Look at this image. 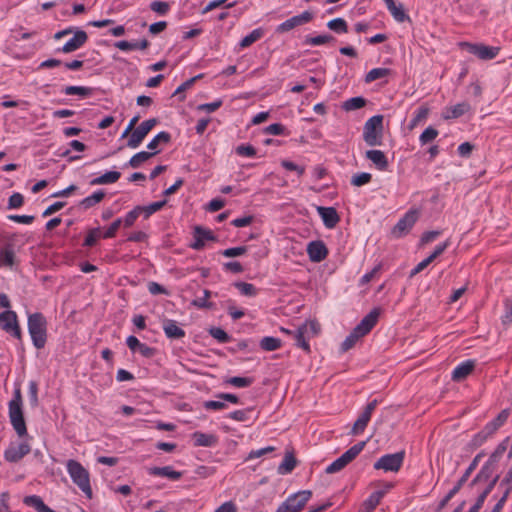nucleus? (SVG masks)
I'll return each instance as SVG.
<instances>
[{
  "label": "nucleus",
  "mask_w": 512,
  "mask_h": 512,
  "mask_svg": "<svg viewBox=\"0 0 512 512\" xmlns=\"http://www.w3.org/2000/svg\"><path fill=\"white\" fill-rule=\"evenodd\" d=\"M380 315L378 308L372 309L356 327L350 332L341 344V351L347 352L355 346L357 341L367 335L377 324Z\"/></svg>",
  "instance_id": "f257e3e1"
},
{
  "label": "nucleus",
  "mask_w": 512,
  "mask_h": 512,
  "mask_svg": "<svg viewBox=\"0 0 512 512\" xmlns=\"http://www.w3.org/2000/svg\"><path fill=\"white\" fill-rule=\"evenodd\" d=\"M31 447L27 442L11 443L4 451V459L10 463L19 462L24 456L29 454Z\"/></svg>",
  "instance_id": "2eb2a0df"
},
{
  "label": "nucleus",
  "mask_w": 512,
  "mask_h": 512,
  "mask_svg": "<svg viewBox=\"0 0 512 512\" xmlns=\"http://www.w3.org/2000/svg\"><path fill=\"white\" fill-rule=\"evenodd\" d=\"M460 45L470 53L475 55L481 60H492L497 57L500 52V47L487 46L482 43H469L462 42Z\"/></svg>",
  "instance_id": "9d476101"
},
{
  "label": "nucleus",
  "mask_w": 512,
  "mask_h": 512,
  "mask_svg": "<svg viewBox=\"0 0 512 512\" xmlns=\"http://www.w3.org/2000/svg\"><path fill=\"white\" fill-rule=\"evenodd\" d=\"M429 108L425 105L421 106L415 113V116L410 121L409 127L413 129L416 127L421 121L425 120L428 117Z\"/></svg>",
  "instance_id": "3c124183"
},
{
  "label": "nucleus",
  "mask_w": 512,
  "mask_h": 512,
  "mask_svg": "<svg viewBox=\"0 0 512 512\" xmlns=\"http://www.w3.org/2000/svg\"><path fill=\"white\" fill-rule=\"evenodd\" d=\"M163 330L166 337L169 339H180L185 336V331L177 325L175 320H165L163 323Z\"/></svg>",
  "instance_id": "b1692460"
},
{
  "label": "nucleus",
  "mask_w": 512,
  "mask_h": 512,
  "mask_svg": "<svg viewBox=\"0 0 512 512\" xmlns=\"http://www.w3.org/2000/svg\"><path fill=\"white\" fill-rule=\"evenodd\" d=\"M204 297L198 298L192 301V305L197 308H212L213 303L207 301V299L211 296V292L207 289L203 291Z\"/></svg>",
  "instance_id": "680f3d73"
},
{
  "label": "nucleus",
  "mask_w": 512,
  "mask_h": 512,
  "mask_svg": "<svg viewBox=\"0 0 512 512\" xmlns=\"http://www.w3.org/2000/svg\"><path fill=\"white\" fill-rule=\"evenodd\" d=\"M405 451L381 456L375 463L374 469L385 472H398L403 465Z\"/></svg>",
  "instance_id": "1a4fd4ad"
},
{
  "label": "nucleus",
  "mask_w": 512,
  "mask_h": 512,
  "mask_svg": "<svg viewBox=\"0 0 512 512\" xmlns=\"http://www.w3.org/2000/svg\"><path fill=\"white\" fill-rule=\"evenodd\" d=\"M23 503L29 507L35 508L37 512L40 511L41 507L43 506L44 502L40 496L37 495H30L26 496L23 499Z\"/></svg>",
  "instance_id": "bf43d9fd"
},
{
  "label": "nucleus",
  "mask_w": 512,
  "mask_h": 512,
  "mask_svg": "<svg viewBox=\"0 0 512 512\" xmlns=\"http://www.w3.org/2000/svg\"><path fill=\"white\" fill-rule=\"evenodd\" d=\"M281 340L276 337L266 336L260 340L259 346L264 351H275L281 347Z\"/></svg>",
  "instance_id": "58836bf2"
},
{
  "label": "nucleus",
  "mask_w": 512,
  "mask_h": 512,
  "mask_svg": "<svg viewBox=\"0 0 512 512\" xmlns=\"http://www.w3.org/2000/svg\"><path fill=\"white\" fill-rule=\"evenodd\" d=\"M365 105H366V99L361 96H358V97H352V98L346 100L345 102H343L342 108L345 111H353V110L360 109V108L364 107Z\"/></svg>",
  "instance_id": "a19ab883"
},
{
  "label": "nucleus",
  "mask_w": 512,
  "mask_h": 512,
  "mask_svg": "<svg viewBox=\"0 0 512 512\" xmlns=\"http://www.w3.org/2000/svg\"><path fill=\"white\" fill-rule=\"evenodd\" d=\"M63 92L66 95H79L81 97H89L93 94V88L84 86H67Z\"/></svg>",
  "instance_id": "ea45409f"
},
{
  "label": "nucleus",
  "mask_w": 512,
  "mask_h": 512,
  "mask_svg": "<svg viewBox=\"0 0 512 512\" xmlns=\"http://www.w3.org/2000/svg\"><path fill=\"white\" fill-rule=\"evenodd\" d=\"M121 177V173L118 171H108L104 174H102L99 177H96L91 180V185H105V184H112L119 180Z\"/></svg>",
  "instance_id": "c756f323"
},
{
  "label": "nucleus",
  "mask_w": 512,
  "mask_h": 512,
  "mask_svg": "<svg viewBox=\"0 0 512 512\" xmlns=\"http://www.w3.org/2000/svg\"><path fill=\"white\" fill-rule=\"evenodd\" d=\"M370 419L371 416L363 411L353 424L350 434L359 435L360 433H362L365 430Z\"/></svg>",
  "instance_id": "c9c22d12"
},
{
  "label": "nucleus",
  "mask_w": 512,
  "mask_h": 512,
  "mask_svg": "<svg viewBox=\"0 0 512 512\" xmlns=\"http://www.w3.org/2000/svg\"><path fill=\"white\" fill-rule=\"evenodd\" d=\"M67 471L72 481L89 498H92L89 472L76 460L67 462Z\"/></svg>",
  "instance_id": "39448f33"
},
{
  "label": "nucleus",
  "mask_w": 512,
  "mask_h": 512,
  "mask_svg": "<svg viewBox=\"0 0 512 512\" xmlns=\"http://www.w3.org/2000/svg\"><path fill=\"white\" fill-rule=\"evenodd\" d=\"M225 382L235 387L243 388L249 387L253 383V378L235 376L228 378Z\"/></svg>",
  "instance_id": "864d4df0"
},
{
  "label": "nucleus",
  "mask_w": 512,
  "mask_h": 512,
  "mask_svg": "<svg viewBox=\"0 0 512 512\" xmlns=\"http://www.w3.org/2000/svg\"><path fill=\"white\" fill-rule=\"evenodd\" d=\"M140 214H141L140 206H136L133 210L128 212L126 214L124 220H122V224L124 225V227H126V228L131 227L135 223L136 219L139 217Z\"/></svg>",
  "instance_id": "13d9d810"
},
{
  "label": "nucleus",
  "mask_w": 512,
  "mask_h": 512,
  "mask_svg": "<svg viewBox=\"0 0 512 512\" xmlns=\"http://www.w3.org/2000/svg\"><path fill=\"white\" fill-rule=\"evenodd\" d=\"M210 335L218 340L220 343H227L230 340V336L220 327H212L209 330Z\"/></svg>",
  "instance_id": "052dcab7"
},
{
  "label": "nucleus",
  "mask_w": 512,
  "mask_h": 512,
  "mask_svg": "<svg viewBox=\"0 0 512 512\" xmlns=\"http://www.w3.org/2000/svg\"><path fill=\"white\" fill-rule=\"evenodd\" d=\"M312 497V491L301 490L290 495L275 512H300Z\"/></svg>",
  "instance_id": "6e6552de"
},
{
  "label": "nucleus",
  "mask_w": 512,
  "mask_h": 512,
  "mask_svg": "<svg viewBox=\"0 0 512 512\" xmlns=\"http://www.w3.org/2000/svg\"><path fill=\"white\" fill-rule=\"evenodd\" d=\"M158 120L156 118H151L148 120L143 121L138 127H136L128 141L127 146L129 148H137L141 142L144 140L146 135L151 131V129L157 124Z\"/></svg>",
  "instance_id": "9b49d317"
},
{
  "label": "nucleus",
  "mask_w": 512,
  "mask_h": 512,
  "mask_svg": "<svg viewBox=\"0 0 512 512\" xmlns=\"http://www.w3.org/2000/svg\"><path fill=\"white\" fill-rule=\"evenodd\" d=\"M160 151H154V152H147V151H141V152H138L136 153L135 155H133L130 160L128 161V163L126 165L136 169L138 167H140V165L147 161L148 159H150L151 157H153L154 155H156L157 153H159Z\"/></svg>",
  "instance_id": "2f4dec72"
},
{
  "label": "nucleus",
  "mask_w": 512,
  "mask_h": 512,
  "mask_svg": "<svg viewBox=\"0 0 512 512\" xmlns=\"http://www.w3.org/2000/svg\"><path fill=\"white\" fill-rule=\"evenodd\" d=\"M194 446L196 447H213L218 443V437L214 434H206L196 431L192 434Z\"/></svg>",
  "instance_id": "4be33fe9"
},
{
  "label": "nucleus",
  "mask_w": 512,
  "mask_h": 512,
  "mask_svg": "<svg viewBox=\"0 0 512 512\" xmlns=\"http://www.w3.org/2000/svg\"><path fill=\"white\" fill-rule=\"evenodd\" d=\"M484 452L478 453L472 462L469 464L464 474L460 477V479L456 482L454 487L444 496V498L439 502L436 511L440 512L442 509L446 507L449 501L461 490L463 485L468 481L469 477L473 473V471L477 468L480 460L484 456Z\"/></svg>",
  "instance_id": "423d86ee"
},
{
  "label": "nucleus",
  "mask_w": 512,
  "mask_h": 512,
  "mask_svg": "<svg viewBox=\"0 0 512 512\" xmlns=\"http://www.w3.org/2000/svg\"><path fill=\"white\" fill-rule=\"evenodd\" d=\"M101 236V230L99 227L92 228L88 231V234L84 240L83 246L92 247L96 244L97 240Z\"/></svg>",
  "instance_id": "6e6d98bb"
},
{
  "label": "nucleus",
  "mask_w": 512,
  "mask_h": 512,
  "mask_svg": "<svg viewBox=\"0 0 512 512\" xmlns=\"http://www.w3.org/2000/svg\"><path fill=\"white\" fill-rule=\"evenodd\" d=\"M294 338L296 341V346L302 348L307 353L310 352V345L306 340V338H308L306 333V327L299 326L294 333Z\"/></svg>",
  "instance_id": "4c0bfd02"
},
{
  "label": "nucleus",
  "mask_w": 512,
  "mask_h": 512,
  "mask_svg": "<svg viewBox=\"0 0 512 512\" xmlns=\"http://www.w3.org/2000/svg\"><path fill=\"white\" fill-rule=\"evenodd\" d=\"M73 37L68 40L58 51L63 53H72L80 49L88 40V35L84 30L77 29L74 32Z\"/></svg>",
  "instance_id": "dca6fc26"
},
{
  "label": "nucleus",
  "mask_w": 512,
  "mask_h": 512,
  "mask_svg": "<svg viewBox=\"0 0 512 512\" xmlns=\"http://www.w3.org/2000/svg\"><path fill=\"white\" fill-rule=\"evenodd\" d=\"M314 18V13L311 11H304L299 15H295L286 21L282 22L280 25L277 26L276 32L277 33H285L288 31H291L292 29L307 24L311 22Z\"/></svg>",
  "instance_id": "4468645a"
},
{
  "label": "nucleus",
  "mask_w": 512,
  "mask_h": 512,
  "mask_svg": "<svg viewBox=\"0 0 512 512\" xmlns=\"http://www.w3.org/2000/svg\"><path fill=\"white\" fill-rule=\"evenodd\" d=\"M206 240L215 241L216 237L211 230L196 226L194 228V242L190 244V247L195 250H201L205 246Z\"/></svg>",
  "instance_id": "6ab92c4d"
},
{
  "label": "nucleus",
  "mask_w": 512,
  "mask_h": 512,
  "mask_svg": "<svg viewBox=\"0 0 512 512\" xmlns=\"http://www.w3.org/2000/svg\"><path fill=\"white\" fill-rule=\"evenodd\" d=\"M264 34L261 28L254 29L250 34L245 36L239 43L241 48H246L258 41Z\"/></svg>",
  "instance_id": "a18cd8bd"
},
{
  "label": "nucleus",
  "mask_w": 512,
  "mask_h": 512,
  "mask_svg": "<svg viewBox=\"0 0 512 512\" xmlns=\"http://www.w3.org/2000/svg\"><path fill=\"white\" fill-rule=\"evenodd\" d=\"M169 3L164 1H153L150 4V9L160 15H165L169 11Z\"/></svg>",
  "instance_id": "774afa93"
},
{
  "label": "nucleus",
  "mask_w": 512,
  "mask_h": 512,
  "mask_svg": "<svg viewBox=\"0 0 512 512\" xmlns=\"http://www.w3.org/2000/svg\"><path fill=\"white\" fill-rule=\"evenodd\" d=\"M316 209L326 228L332 229L339 223L340 217L334 207L317 206Z\"/></svg>",
  "instance_id": "a211bd4d"
},
{
  "label": "nucleus",
  "mask_w": 512,
  "mask_h": 512,
  "mask_svg": "<svg viewBox=\"0 0 512 512\" xmlns=\"http://www.w3.org/2000/svg\"><path fill=\"white\" fill-rule=\"evenodd\" d=\"M372 180V175L367 172L358 173L352 176L351 184L360 187L368 184Z\"/></svg>",
  "instance_id": "5fc2aeb1"
},
{
  "label": "nucleus",
  "mask_w": 512,
  "mask_h": 512,
  "mask_svg": "<svg viewBox=\"0 0 512 512\" xmlns=\"http://www.w3.org/2000/svg\"><path fill=\"white\" fill-rule=\"evenodd\" d=\"M384 494V491H375L368 497L364 502L367 512H372L378 506Z\"/></svg>",
  "instance_id": "c03bdc74"
},
{
  "label": "nucleus",
  "mask_w": 512,
  "mask_h": 512,
  "mask_svg": "<svg viewBox=\"0 0 512 512\" xmlns=\"http://www.w3.org/2000/svg\"><path fill=\"white\" fill-rule=\"evenodd\" d=\"M499 479V475H496L486 486V488L480 493L475 504L469 509L468 512H479L482 508L487 496L491 493L493 488L495 487L497 481Z\"/></svg>",
  "instance_id": "393cba45"
},
{
  "label": "nucleus",
  "mask_w": 512,
  "mask_h": 512,
  "mask_svg": "<svg viewBox=\"0 0 512 512\" xmlns=\"http://www.w3.org/2000/svg\"><path fill=\"white\" fill-rule=\"evenodd\" d=\"M247 251L246 246L231 247L223 250L221 254L225 257H237L245 254Z\"/></svg>",
  "instance_id": "338daca9"
},
{
  "label": "nucleus",
  "mask_w": 512,
  "mask_h": 512,
  "mask_svg": "<svg viewBox=\"0 0 512 512\" xmlns=\"http://www.w3.org/2000/svg\"><path fill=\"white\" fill-rule=\"evenodd\" d=\"M363 140L368 146H380L383 143V116L369 118L363 127Z\"/></svg>",
  "instance_id": "20e7f679"
},
{
  "label": "nucleus",
  "mask_w": 512,
  "mask_h": 512,
  "mask_svg": "<svg viewBox=\"0 0 512 512\" xmlns=\"http://www.w3.org/2000/svg\"><path fill=\"white\" fill-rule=\"evenodd\" d=\"M171 141V135L166 132L162 131L158 133L147 145V148L150 150L157 151V147L160 143L168 144Z\"/></svg>",
  "instance_id": "79ce46f5"
},
{
  "label": "nucleus",
  "mask_w": 512,
  "mask_h": 512,
  "mask_svg": "<svg viewBox=\"0 0 512 512\" xmlns=\"http://www.w3.org/2000/svg\"><path fill=\"white\" fill-rule=\"evenodd\" d=\"M365 157L370 160L380 171H386L389 167V161L384 152L381 150H367L365 152Z\"/></svg>",
  "instance_id": "412c9836"
},
{
  "label": "nucleus",
  "mask_w": 512,
  "mask_h": 512,
  "mask_svg": "<svg viewBox=\"0 0 512 512\" xmlns=\"http://www.w3.org/2000/svg\"><path fill=\"white\" fill-rule=\"evenodd\" d=\"M508 415L509 413L507 410H502L495 419L487 423L486 426L484 427L487 431V434L492 435L493 433H495V431H497L505 423V421L508 418Z\"/></svg>",
  "instance_id": "7c9ffc66"
},
{
  "label": "nucleus",
  "mask_w": 512,
  "mask_h": 512,
  "mask_svg": "<svg viewBox=\"0 0 512 512\" xmlns=\"http://www.w3.org/2000/svg\"><path fill=\"white\" fill-rule=\"evenodd\" d=\"M15 264V252L12 244H6L0 250V267L12 268Z\"/></svg>",
  "instance_id": "bb28decb"
},
{
  "label": "nucleus",
  "mask_w": 512,
  "mask_h": 512,
  "mask_svg": "<svg viewBox=\"0 0 512 512\" xmlns=\"http://www.w3.org/2000/svg\"><path fill=\"white\" fill-rule=\"evenodd\" d=\"M28 332L37 349L44 348L47 342V320L40 312L28 316Z\"/></svg>",
  "instance_id": "7ed1b4c3"
},
{
  "label": "nucleus",
  "mask_w": 512,
  "mask_h": 512,
  "mask_svg": "<svg viewBox=\"0 0 512 512\" xmlns=\"http://www.w3.org/2000/svg\"><path fill=\"white\" fill-rule=\"evenodd\" d=\"M384 2L396 21L404 22L406 20H410L409 15L405 13L404 7L401 3L397 5L394 0H384Z\"/></svg>",
  "instance_id": "a878e982"
},
{
  "label": "nucleus",
  "mask_w": 512,
  "mask_h": 512,
  "mask_svg": "<svg viewBox=\"0 0 512 512\" xmlns=\"http://www.w3.org/2000/svg\"><path fill=\"white\" fill-rule=\"evenodd\" d=\"M24 203V197L21 193L15 192L13 193L8 200V208L9 209H16L23 205Z\"/></svg>",
  "instance_id": "69168bd1"
},
{
  "label": "nucleus",
  "mask_w": 512,
  "mask_h": 512,
  "mask_svg": "<svg viewBox=\"0 0 512 512\" xmlns=\"http://www.w3.org/2000/svg\"><path fill=\"white\" fill-rule=\"evenodd\" d=\"M234 286L240 291V293L244 296L254 297L257 295L256 287L247 282H235Z\"/></svg>",
  "instance_id": "8fccbe9b"
},
{
  "label": "nucleus",
  "mask_w": 512,
  "mask_h": 512,
  "mask_svg": "<svg viewBox=\"0 0 512 512\" xmlns=\"http://www.w3.org/2000/svg\"><path fill=\"white\" fill-rule=\"evenodd\" d=\"M439 132L432 126L427 127L419 137V141L422 145H426L432 142L437 136Z\"/></svg>",
  "instance_id": "603ef678"
},
{
  "label": "nucleus",
  "mask_w": 512,
  "mask_h": 512,
  "mask_svg": "<svg viewBox=\"0 0 512 512\" xmlns=\"http://www.w3.org/2000/svg\"><path fill=\"white\" fill-rule=\"evenodd\" d=\"M236 153L239 156L253 157L256 155V149L250 144H242L236 147Z\"/></svg>",
  "instance_id": "0e129e2a"
},
{
  "label": "nucleus",
  "mask_w": 512,
  "mask_h": 512,
  "mask_svg": "<svg viewBox=\"0 0 512 512\" xmlns=\"http://www.w3.org/2000/svg\"><path fill=\"white\" fill-rule=\"evenodd\" d=\"M105 197V192L103 190H98L94 192L92 195L82 199L79 203V205L87 210L96 204L100 203Z\"/></svg>",
  "instance_id": "473e14b6"
},
{
  "label": "nucleus",
  "mask_w": 512,
  "mask_h": 512,
  "mask_svg": "<svg viewBox=\"0 0 512 512\" xmlns=\"http://www.w3.org/2000/svg\"><path fill=\"white\" fill-rule=\"evenodd\" d=\"M366 445V441H361L350 447L347 451H345L339 458L333 461L327 468L325 472L327 474H333L344 469L350 462H352L364 449Z\"/></svg>",
  "instance_id": "0eeeda50"
},
{
  "label": "nucleus",
  "mask_w": 512,
  "mask_h": 512,
  "mask_svg": "<svg viewBox=\"0 0 512 512\" xmlns=\"http://www.w3.org/2000/svg\"><path fill=\"white\" fill-rule=\"evenodd\" d=\"M8 414L11 425L19 437L27 436V427L23 413V399L20 385H17L13 397L8 403Z\"/></svg>",
  "instance_id": "f03ea898"
},
{
  "label": "nucleus",
  "mask_w": 512,
  "mask_h": 512,
  "mask_svg": "<svg viewBox=\"0 0 512 512\" xmlns=\"http://www.w3.org/2000/svg\"><path fill=\"white\" fill-rule=\"evenodd\" d=\"M301 327H306L307 337H313L320 331V324L315 320L306 321Z\"/></svg>",
  "instance_id": "e2e57ef3"
},
{
  "label": "nucleus",
  "mask_w": 512,
  "mask_h": 512,
  "mask_svg": "<svg viewBox=\"0 0 512 512\" xmlns=\"http://www.w3.org/2000/svg\"><path fill=\"white\" fill-rule=\"evenodd\" d=\"M0 326L6 333H9L19 340L21 339L22 333L15 311L6 310L0 313Z\"/></svg>",
  "instance_id": "f8f14e48"
},
{
  "label": "nucleus",
  "mask_w": 512,
  "mask_h": 512,
  "mask_svg": "<svg viewBox=\"0 0 512 512\" xmlns=\"http://www.w3.org/2000/svg\"><path fill=\"white\" fill-rule=\"evenodd\" d=\"M307 254L312 262H321L328 255V249L323 241H312L307 245Z\"/></svg>",
  "instance_id": "f3484780"
},
{
  "label": "nucleus",
  "mask_w": 512,
  "mask_h": 512,
  "mask_svg": "<svg viewBox=\"0 0 512 512\" xmlns=\"http://www.w3.org/2000/svg\"><path fill=\"white\" fill-rule=\"evenodd\" d=\"M391 73L388 68H374L365 75V82L371 83L377 79L384 78Z\"/></svg>",
  "instance_id": "49530a36"
},
{
  "label": "nucleus",
  "mask_w": 512,
  "mask_h": 512,
  "mask_svg": "<svg viewBox=\"0 0 512 512\" xmlns=\"http://www.w3.org/2000/svg\"><path fill=\"white\" fill-rule=\"evenodd\" d=\"M115 47L122 50V51H131V50H144L148 48L150 45L149 41L147 39H142L140 41L136 42H129L126 40L117 41L115 44Z\"/></svg>",
  "instance_id": "cd10ccee"
},
{
  "label": "nucleus",
  "mask_w": 512,
  "mask_h": 512,
  "mask_svg": "<svg viewBox=\"0 0 512 512\" xmlns=\"http://www.w3.org/2000/svg\"><path fill=\"white\" fill-rule=\"evenodd\" d=\"M166 203V200H162L153 202L147 206H140L141 214L143 213L145 218H149L153 213L162 209L166 205Z\"/></svg>",
  "instance_id": "09e8293b"
},
{
  "label": "nucleus",
  "mask_w": 512,
  "mask_h": 512,
  "mask_svg": "<svg viewBox=\"0 0 512 512\" xmlns=\"http://www.w3.org/2000/svg\"><path fill=\"white\" fill-rule=\"evenodd\" d=\"M476 366L475 360H466L460 363L452 372V380L456 382H460L464 380L468 375H470Z\"/></svg>",
  "instance_id": "aec40b11"
},
{
  "label": "nucleus",
  "mask_w": 512,
  "mask_h": 512,
  "mask_svg": "<svg viewBox=\"0 0 512 512\" xmlns=\"http://www.w3.org/2000/svg\"><path fill=\"white\" fill-rule=\"evenodd\" d=\"M494 465L489 464V462H486L483 467L480 469L478 474L474 477V479L470 482L469 486L473 487L479 482L487 481L493 472Z\"/></svg>",
  "instance_id": "f704fd0d"
},
{
  "label": "nucleus",
  "mask_w": 512,
  "mask_h": 512,
  "mask_svg": "<svg viewBox=\"0 0 512 512\" xmlns=\"http://www.w3.org/2000/svg\"><path fill=\"white\" fill-rule=\"evenodd\" d=\"M418 219V212L416 210H409L405 215L396 223L391 233L395 238H401L406 235Z\"/></svg>",
  "instance_id": "ddd939ff"
},
{
  "label": "nucleus",
  "mask_w": 512,
  "mask_h": 512,
  "mask_svg": "<svg viewBox=\"0 0 512 512\" xmlns=\"http://www.w3.org/2000/svg\"><path fill=\"white\" fill-rule=\"evenodd\" d=\"M327 27L335 33L342 34L348 32L347 22L343 18H335L327 23Z\"/></svg>",
  "instance_id": "de8ad7c7"
},
{
  "label": "nucleus",
  "mask_w": 512,
  "mask_h": 512,
  "mask_svg": "<svg viewBox=\"0 0 512 512\" xmlns=\"http://www.w3.org/2000/svg\"><path fill=\"white\" fill-rule=\"evenodd\" d=\"M297 460L294 457L293 453H286L282 463L278 467V473L287 474L292 472V470L296 467Z\"/></svg>",
  "instance_id": "e433bc0d"
},
{
  "label": "nucleus",
  "mask_w": 512,
  "mask_h": 512,
  "mask_svg": "<svg viewBox=\"0 0 512 512\" xmlns=\"http://www.w3.org/2000/svg\"><path fill=\"white\" fill-rule=\"evenodd\" d=\"M509 438L503 440L494 450V452L490 455L487 462L492 465H496L502 455L505 453L508 447Z\"/></svg>",
  "instance_id": "37998d69"
},
{
  "label": "nucleus",
  "mask_w": 512,
  "mask_h": 512,
  "mask_svg": "<svg viewBox=\"0 0 512 512\" xmlns=\"http://www.w3.org/2000/svg\"><path fill=\"white\" fill-rule=\"evenodd\" d=\"M28 396H29V403H30L31 407H37L38 403H39L38 384L35 381L29 382Z\"/></svg>",
  "instance_id": "4d7b16f0"
},
{
  "label": "nucleus",
  "mask_w": 512,
  "mask_h": 512,
  "mask_svg": "<svg viewBox=\"0 0 512 512\" xmlns=\"http://www.w3.org/2000/svg\"><path fill=\"white\" fill-rule=\"evenodd\" d=\"M470 109H471L470 104L468 102L464 101V102L458 103L450 108H447L446 109L447 113L444 114L443 116L445 119L459 118L462 115H464L465 113H467Z\"/></svg>",
  "instance_id": "c85d7f7f"
},
{
  "label": "nucleus",
  "mask_w": 512,
  "mask_h": 512,
  "mask_svg": "<svg viewBox=\"0 0 512 512\" xmlns=\"http://www.w3.org/2000/svg\"><path fill=\"white\" fill-rule=\"evenodd\" d=\"M148 473L153 476L166 477L171 480H179L182 477V472L174 470L171 466L150 467Z\"/></svg>",
  "instance_id": "5701e85b"
},
{
  "label": "nucleus",
  "mask_w": 512,
  "mask_h": 512,
  "mask_svg": "<svg viewBox=\"0 0 512 512\" xmlns=\"http://www.w3.org/2000/svg\"><path fill=\"white\" fill-rule=\"evenodd\" d=\"M336 39L334 36L330 34H323V35H317V36H306L304 38V44L305 45H311V46H319L323 44H327L330 42H335Z\"/></svg>",
  "instance_id": "72a5a7b5"
}]
</instances>
